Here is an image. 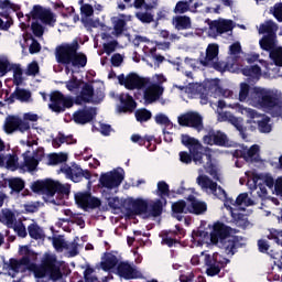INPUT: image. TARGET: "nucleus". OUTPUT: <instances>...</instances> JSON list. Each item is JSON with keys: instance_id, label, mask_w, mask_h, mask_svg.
<instances>
[{"instance_id": "1", "label": "nucleus", "mask_w": 282, "mask_h": 282, "mask_svg": "<svg viewBox=\"0 0 282 282\" xmlns=\"http://www.w3.org/2000/svg\"><path fill=\"white\" fill-rule=\"evenodd\" d=\"M239 102H247L250 107L262 109L272 116H282V91L276 88L254 86L251 89L248 83H240L238 93Z\"/></svg>"}, {"instance_id": "2", "label": "nucleus", "mask_w": 282, "mask_h": 282, "mask_svg": "<svg viewBox=\"0 0 282 282\" xmlns=\"http://www.w3.org/2000/svg\"><path fill=\"white\" fill-rule=\"evenodd\" d=\"M198 173L199 175L196 180L198 186H200L205 193L214 195L215 197H218V199H224L225 207L230 212L235 221L243 219V214L241 213H243L248 206H254V200L248 196V193H242L236 198V200H232V198H228L226 196V191H224L221 186H218L217 183L213 182L208 176L202 174L204 173L203 170H198Z\"/></svg>"}, {"instance_id": "3", "label": "nucleus", "mask_w": 282, "mask_h": 282, "mask_svg": "<svg viewBox=\"0 0 282 282\" xmlns=\"http://www.w3.org/2000/svg\"><path fill=\"white\" fill-rule=\"evenodd\" d=\"M182 144L189 149V154L192 155V161L196 166H203L205 171L214 177L217 182H221V177H219V169L217 165L213 164V150L209 148H205L199 143V140L189 137L188 134H183Z\"/></svg>"}, {"instance_id": "4", "label": "nucleus", "mask_w": 282, "mask_h": 282, "mask_svg": "<svg viewBox=\"0 0 282 282\" xmlns=\"http://www.w3.org/2000/svg\"><path fill=\"white\" fill-rule=\"evenodd\" d=\"M80 44L78 40L72 43H63L55 48V61L58 65H70L74 69L87 67V54L78 52Z\"/></svg>"}, {"instance_id": "5", "label": "nucleus", "mask_w": 282, "mask_h": 282, "mask_svg": "<svg viewBox=\"0 0 282 282\" xmlns=\"http://www.w3.org/2000/svg\"><path fill=\"white\" fill-rule=\"evenodd\" d=\"M261 50L269 52V57L271 63L262 62L267 68L265 76L268 78H279L282 77L281 67H282V46L279 45V41L274 36L262 37L259 41Z\"/></svg>"}, {"instance_id": "6", "label": "nucleus", "mask_w": 282, "mask_h": 282, "mask_svg": "<svg viewBox=\"0 0 282 282\" xmlns=\"http://www.w3.org/2000/svg\"><path fill=\"white\" fill-rule=\"evenodd\" d=\"M127 214L129 217L132 215H144L149 217H160L162 215L163 205L162 199L147 200L144 198H129L127 202Z\"/></svg>"}, {"instance_id": "7", "label": "nucleus", "mask_w": 282, "mask_h": 282, "mask_svg": "<svg viewBox=\"0 0 282 282\" xmlns=\"http://www.w3.org/2000/svg\"><path fill=\"white\" fill-rule=\"evenodd\" d=\"M35 279H45L48 276L51 281H61L63 272L61 271V262L56 256L46 253L42 259L41 265L34 269Z\"/></svg>"}, {"instance_id": "8", "label": "nucleus", "mask_w": 282, "mask_h": 282, "mask_svg": "<svg viewBox=\"0 0 282 282\" xmlns=\"http://www.w3.org/2000/svg\"><path fill=\"white\" fill-rule=\"evenodd\" d=\"M236 113H241L248 118L249 124H258L260 133H270L272 131V126L270 124V119L268 116L257 112L252 108L245 107L243 105L236 102L235 105L229 106Z\"/></svg>"}, {"instance_id": "9", "label": "nucleus", "mask_w": 282, "mask_h": 282, "mask_svg": "<svg viewBox=\"0 0 282 282\" xmlns=\"http://www.w3.org/2000/svg\"><path fill=\"white\" fill-rule=\"evenodd\" d=\"M192 188L181 186L178 195H184L186 200H178L177 213H194V215H204L208 210V205L202 200L195 199Z\"/></svg>"}, {"instance_id": "10", "label": "nucleus", "mask_w": 282, "mask_h": 282, "mask_svg": "<svg viewBox=\"0 0 282 282\" xmlns=\"http://www.w3.org/2000/svg\"><path fill=\"white\" fill-rule=\"evenodd\" d=\"M228 226L221 223H215L212 226V232L197 230L192 235L194 246H210V243H219L221 235H227Z\"/></svg>"}, {"instance_id": "11", "label": "nucleus", "mask_w": 282, "mask_h": 282, "mask_svg": "<svg viewBox=\"0 0 282 282\" xmlns=\"http://www.w3.org/2000/svg\"><path fill=\"white\" fill-rule=\"evenodd\" d=\"M232 105H235V104L227 105L226 101L218 100L217 109H216L218 121L219 122H230V124L236 127V129L240 132L243 140H246V133H243V119L235 117V115H232L229 111L221 112V110H220V109H226V107H228V109H231L230 106H232Z\"/></svg>"}, {"instance_id": "12", "label": "nucleus", "mask_w": 282, "mask_h": 282, "mask_svg": "<svg viewBox=\"0 0 282 282\" xmlns=\"http://www.w3.org/2000/svg\"><path fill=\"white\" fill-rule=\"evenodd\" d=\"M105 100V94L102 91H95L94 85L89 83H84L79 95H77L74 99L75 105H89V102H95L96 105L102 102Z\"/></svg>"}, {"instance_id": "13", "label": "nucleus", "mask_w": 282, "mask_h": 282, "mask_svg": "<svg viewBox=\"0 0 282 282\" xmlns=\"http://www.w3.org/2000/svg\"><path fill=\"white\" fill-rule=\"evenodd\" d=\"M50 100L51 104L48 105V108L54 113H65L66 109H72L75 105L74 97L64 96V94L58 90L51 93Z\"/></svg>"}, {"instance_id": "14", "label": "nucleus", "mask_w": 282, "mask_h": 282, "mask_svg": "<svg viewBox=\"0 0 282 282\" xmlns=\"http://www.w3.org/2000/svg\"><path fill=\"white\" fill-rule=\"evenodd\" d=\"M118 80L119 85H122L130 91H133V89H144V87L149 85V79L140 77L137 73H130L127 76H124V74H120L118 76Z\"/></svg>"}, {"instance_id": "15", "label": "nucleus", "mask_w": 282, "mask_h": 282, "mask_svg": "<svg viewBox=\"0 0 282 282\" xmlns=\"http://www.w3.org/2000/svg\"><path fill=\"white\" fill-rule=\"evenodd\" d=\"M124 180V175L118 172L117 170H112L110 172L101 173L99 177V188H107L108 191H112V188H118L122 184Z\"/></svg>"}, {"instance_id": "16", "label": "nucleus", "mask_w": 282, "mask_h": 282, "mask_svg": "<svg viewBox=\"0 0 282 282\" xmlns=\"http://www.w3.org/2000/svg\"><path fill=\"white\" fill-rule=\"evenodd\" d=\"M205 262L207 265V275L216 276V274H219V272H221V268H224V265H228L229 260L221 257V254L219 253H214L213 256H206Z\"/></svg>"}, {"instance_id": "17", "label": "nucleus", "mask_w": 282, "mask_h": 282, "mask_svg": "<svg viewBox=\"0 0 282 282\" xmlns=\"http://www.w3.org/2000/svg\"><path fill=\"white\" fill-rule=\"evenodd\" d=\"M247 186L249 188H257V184H263L268 188H274V178L270 174H257L254 171L246 172Z\"/></svg>"}, {"instance_id": "18", "label": "nucleus", "mask_w": 282, "mask_h": 282, "mask_svg": "<svg viewBox=\"0 0 282 282\" xmlns=\"http://www.w3.org/2000/svg\"><path fill=\"white\" fill-rule=\"evenodd\" d=\"M117 274L126 281H131L133 279H142V272L138 271L135 267L131 265L129 262L121 261L117 265Z\"/></svg>"}, {"instance_id": "19", "label": "nucleus", "mask_w": 282, "mask_h": 282, "mask_svg": "<svg viewBox=\"0 0 282 282\" xmlns=\"http://www.w3.org/2000/svg\"><path fill=\"white\" fill-rule=\"evenodd\" d=\"M97 112L94 107H85L78 109L73 113V120L75 124H89V122H94L96 119Z\"/></svg>"}, {"instance_id": "20", "label": "nucleus", "mask_w": 282, "mask_h": 282, "mask_svg": "<svg viewBox=\"0 0 282 282\" xmlns=\"http://www.w3.org/2000/svg\"><path fill=\"white\" fill-rule=\"evenodd\" d=\"M178 123L182 127H192L193 129H196V131H202V129H204L202 116L197 112H188L178 117Z\"/></svg>"}, {"instance_id": "21", "label": "nucleus", "mask_w": 282, "mask_h": 282, "mask_svg": "<svg viewBox=\"0 0 282 282\" xmlns=\"http://www.w3.org/2000/svg\"><path fill=\"white\" fill-rule=\"evenodd\" d=\"M234 28L235 23L232 20H215L209 23V36H218V34L231 32Z\"/></svg>"}, {"instance_id": "22", "label": "nucleus", "mask_w": 282, "mask_h": 282, "mask_svg": "<svg viewBox=\"0 0 282 282\" xmlns=\"http://www.w3.org/2000/svg\"><path fill=\"white\" fill-rule=\"evenodd\" d=\"M227 234L217 236L218 242L216 243H219L220 248H223V250H225L227 254L232 257V254H235V248H237V241L234 236H230L232 229L230 227H227Z\"/></svg>"}, {"instance_id": "23", "label": "nucleus", "mask_w": 282, "mask_h": 282, "mask_svg": "<svg viewBox=\"0 0 282 282\" xmlns=\"http://www.w3.org/2000/svg\"><path fill=\"white\" fill-rule=\"evenodd\" d=\"M203 142L209 147L214 144H216V147H228V137L221 131H209V133L203 138Z\"/></svg>"}, {"instance_id": "24", "label": "nucleus", "mask_w": 282, "mask_h": 282, "mask_svg": "<svg viewBox=\"0 0 282 282\" xmlns=\"http://www.w3.org/2000/svg\"><path fill=\"white\" fill-rule=\"evenodd\" d=\"M164 94V87L160 84H151L144 89L143 98L147 105H153L156 100H160V97Z\"/></svg>"}, {"instance_id": "25", "label": "nucleus", "mask_w": 282, "mask_h": 282, "mask_svg": "<svg viewBox=\"0 0 282 282\" xmlns=\"http://www.w3.org/2000/svg\"><path fill=\"white\" fill-rule=\"evenodd\" d=\"M119 101L120 106L118 110L120 113H133L138 107V102H135V99H133V97L129 94H120Z\"/></svg>"}, {"instance_id": "26", "label": "nucleus", "mask_w": 282, "mask_h": 282, "mask_svg": "<svg viewBox=\"0 0 282 282\" xmlns=\"http://www.w3.org/2000/svg\"><path fill=\"white\" fill-rule=\"evenodd\" d=\"M206 87L212 94H214L215 97L223 96V98H235V93L229 89H221V86L219 85V79H209L206 83Z\"/></svg>"}, {"instance_id": "27", "label": "nucleus", "mask_w": 282, "mask_h": 282, "mask_svg": "<svg viewBox=\"0 0 282 282\" xmlns=\"http://www.w3.org/2000/svg\"><path fill=\"white\" fill-rule=\"evenodd\" d=\"M259 145H252L250 149L248 147L241 145L234 153V158H242L246 162H250L251 160H257L259 158Z\"/></svg>"}, {"instance_id": "28", "label": "nucleus", "mask_w": 282, "mask_h": 282, "mask_svg": "<svg viewBox=\"0 0 282 282\" xmlns=\"http://www.w3.org/2000/svg\"><path fill=\"white\" fill-rule=\"evenodd\" d=\"M131 142L139 144V147H145L148 151H155L158 149V145L153 143L155 142V137L153 135L145 134L142 137L140 134H132Z\"/></svg>"}, {"instance_id": "29", "label": "nucleus", "mask_w": 282, "mask_h": 282, "mask_svg": "<svg viewBox=\"0 0 282 282\" xmlns=\"http://www.w3.org/2000/svg\"><path fill=\"white\" fill-rule=\"evenodd\" d=\"M219 56V45L212 43L206 48V55L200 57V65L207 67V65H213Z\"/></svg>"}, {"instance_id": "30", "label": "nucleus", "mask_w": 282, "mask_h": 282, "mask_svg": "<svg viewBox=\"0 0 282 282\" xmlns=\"http://www.w3.org/2000/svg\"><path fill=\"white\" fill-rule=\"evenodd\" d=\"M119 263L120 260L118 259V256L113 254V251L105 252L101 258L100 268L104 272H111L113 268H118Z\"/></svg>"}, {"instance_id": "31", "label": "nucleus", "mask_w": 282, "mask_h": 282, "mask_svg": "<svg viewBox=\"0 0 282 282\" xmlns=\"http://www.w3.org/2000/svg\"><path fill=\"white\" fill-rule=\"evenodd\" d=\"M31 191L33 193H41V195H46L51 197L52 192V178H46L44 181H35L31 185Z\"/></svg>"}, {"instance_id": "32", "label": "nucleus", "mask_w": 282, "mask_h": 282, "mask_svg": "<svg viewBox=\"0 0 282 282\" xmlns=\"http://www.w3.org/2000/svg\"><path fill=\"white\" fill-rule=\"evenodd\" d=\"M259 34H267L263 39H272L274 36L276 41V31L279 30V25L274 23L272 20H268L259 26Z\"/></svg>"}, {"instance_id": "33", "label": "nucleus", "mask_w": 282, "mask_h": 282, "mask_svg": "<svg viewBox=\"0 0 282 282\" xmlns=\"http://www.w3.org/2000/svg\"><path fill=\"white\" fill-rule=\"evenodd\" d=\"M62 173H65L72 182H83V169L78 164H73L72 166L62 169Z\"/></svg>"}, {"instance_id": "34", "label": "nucleus", "mask_w": 282, "mask_h": 282, "mask_svg": "<svg viewBox=\"0 0 282 282\" xmlns=\"http://www.w3.org/2000/svg\"><path fill=\"white\" fill-rule=\"evenodd\" d=\"M160 237L162 239V243L164 246H167L169 248H173L175 243H177V231H171V230H163L160 234Z\"/></svg>"}, {"instance_id": "35", "label": "nucleus", "mask_w": 282, "mask_h": 282, "mask_svg": "<svg viewBox=\"0 0 282 282\" xmlns=\"http://www.w3.org/2000/svg\"><path fill=\"white\" fill-rule=\"evenodd\" d=\"M9 72H13V85L21 87L23 85V68H21V64H11Z\"/></svg>"}, {"instance_id": "36", "label": "nucleus", "mask_w": 282, "mask_h": 282, "mask_svg": "<svg viewBox=\"0 0 282 282\" xmlns=\"http://www.w3.org/2000/svg\"><path fill=\"white\" fill-rule=\"evenodd\" d=\"M214 68L217 69V72H231L232 74L239 72V65L237 63H230V59H228V63L225 62H218L213 63Z\"/></svg>"}, {"instance_id": "37", "label": "nucleus", "mask_w": 282, "mask_h": 282, "mask_svg": "<svg viewBox=\"0 0 282 282\" xmlns=\"http://www.w3.org/2000/svg\"><path fill=\"white\" fill-rule=\"evenodd\" d=\"M69 195V185H63L59 182L51 180V197H54V195Z\"/></svg>"}, {"instance_id": "38", "label": "nucleus", "mask_w": 282, "mask_h": 282, "mask_svg": "<svg viewBox=\"0 0 282 282\" xmlns=\"http://www.w3.org/2000/svg\"><path fill=\"white\" fill-rule=\"evenodd\" d=\"M19 117L8 116L4 121V131L6 133H14L19 129Z\"/></svg>"}, {"instance_id": "39", "label": "nucleus", "mask_w": 282, "mask_h": 282, "mask_svg": "<svg viewBox=\"0 0 282 282\" xmlns=\"http://www.w3.org/2000/svg\"><path fill=\"white\" fill-rule=\"evenodd\" d=\"M134 118L137 122H140L142 124V122H149V120L153 118V113L147 108H140L135 110Z\"/></svg>"}, {"instance_id": "40", "label": "nucleus", "mask_w": 282, "mask_h": 282, "mask_svg": "<svg viewBox=\"0 0 282 282\" xmlns=\"http://www.w3.org/2000/svg\"><path fill=\"white\" fill-rule=\"evenodd\" d=\"M268 239H271L276 243V246L280 248V252H278L276 254L281 257L282 256V230L270 229Z\"/></svg>"}, {"instance_id": "41", "label": "nucleus", "mask_w": 282, "mask_h": 282, "mask_svg": "<svg viewBox=\"0 0 282 282\" xmlns=\"http://www.w3.org/2000/svg\"><path fill=\"white\" fill-rule=\"evenodd\" d=\"M91 197V193L84 192V193H77L75 195V202L83 208L84 210H87V204L89 203V199Z\"/></svg>"}, {"instance_id": "42", "label": "nucleus", "mask_w": 282, "mask_h": 282, "mask_svg": "<svg viewBox=\"0 0 282 282\" xmlns=\"http://www.w3.org/2000/svg\"><path fill=\"white\" fill-rule=\"evenodd\" d=\"M242 74L248 76L249 80H259L261 78V68L259 66L243 68Z\"/></svg>"}, {"instance_id": "43", "label": "nucleus", "mask_w": 282, "mask_h": 282, "mask_svg": "<svg viewBox=\"0 0 282 282\" xmlns=\"http://www.w3.org/2000/svg\"><path fill=\"white\" fill-rule=\"evenodd\" d=\"M124 30H127V20L118 18L113 21V36H122Z\"/></svg>"}, {"instance_id": "44", "label": "nucleus", "mask_w": 282, "mask_h": 282, "mask_svg": "<svg viewBox=\"0 0 282 282\" xmlns=\"http://www.w3.org/2000/svg\"><path fill=\"white\" fill-rule=\"evenodd\" d=\"M30 98H32V93L30 90L17 86L15 100H19L20 102H29Z\"/></svg>"}, {"instance_id": "45", "label": "nucleus", "mask_w": 282, "mask_h": 282, "mask_svg": "<svg viewBox=\"0 0 282 282\" xmlns=\"http://www.w3.org/2000/svg\"><path fill=\"white\" fill-rule=\"evenodd\" d=\"M44 25H51L54 28V23H56V15H54V12L50 9H45L44 13H42V18L40 19Z\"/></svg>"}, {"instance_id": "46", "label": "nucleus", "mask_w": 282, "mask_h": 282, "mask_svg": "<svg viewBox=\"0 0 282 282\" xmlns=\"http://www.w3.org/2000/svg\"><path fill=\"white\" fill-rule=\"evenodd\" d=\"M9 188H11L13 193H21V191L25 188V181L22 178H11L9 180Z\"/></svg>"}, {"instance_id": "47", "label": "nucleus", "mask_w": 282, "mask_h": 282, "mask_svg": "<svg viewBox=\"0 0 282 282\" xmlns=\"http://www.w3.org/2000/svg\"><path fill=\"white\" fill-rule=\"evenodd\" d=\"M154 120L156 124L164 127V129H173V122H171V119H169L167 116L162 112L155 115Z\"/></svg>"}, {"instance_id": "48", "label": "nucleus", "mask_w": 282, "mask_h": 282, "mask_svg": "<svg viewBox=\"0 0 282 282\" xmlns=\"http://www.w3.org/2000/svg\"><path fill=\"white\" fill-rule=\"evenodd\" d=\"M2 219L6 221L8 228H14L17 216L10 209H2Z\"/></svg>"}, {"instance_id": "49", "label": "nucleus", "mask_w": 282, "mask_h": 282, "mask_svg": "<svg viewBox=\"0 0 282 282\" xmlns=\"http://www.w3.org/2000/svg\"><path fill=\"white\" fill-rule=\"evenodd\" d=\"M28 232H29V237H31V239H35V240L43 239V234L41 232V227L36 223H33L28 226Z\"/></svg>"}, {"instance_id": "50", "label": "nucleus", "mask_w": 282, "mask_h": 282, "mask_svg": "<svg viewBox=\"0 0 282 282\" xmlns=\"http://www.w3.org/2000/svg\"><path fill=\"white\" fill-rule=\"evenodd\" d=\"M45 9L41 4H35L31 10L30 14H26V19H33V21L40 20L43 17Z\"/></svg>"}, {"instance_id": "51", "label": "nucleus", "mask_w": 282, "mask_h": 282, "mask_svg": "<svg viewBox=\"0 0 282 282\" xmlns=\"http://www.w3.org/2000/svg\"><path fill=\"white\" fill-rule=\"evenodd\" d=\"M241 54V43L235 42L229 46V58L228 61H237Z\"/></svg>"}, {"instance_id": "52", "label": "nucleus", "mask_w": 282, "mask_h": 282, "mask_svg": "<svg viewBox=\"0 0 282 282\" xmlns=\"http://www.w3.org/2000/svg\"><path fill=\"white\" fill-rule=\"evenodd\" d=\"M63 162H67V154L65 153H53L48 156V164L56 165L63 164Z\"/></svg>"}, {"instance_id": "53", "label": "nucleus", "mask_w": 282, "mask_h": 282, "mask_svg": "<svg viewBox=\"0 0 282 282\" xmlns=\"http://www.w3.org/2000/svg\"><path fill=\"white\" fill-rule=\"evenodd\" d=\"M106 200L108 202L109 208L112 210H120L122 208V202L118 196L111 197V195H106Z\"/></svg>"}, {"instance_id": "54", "label": "nucleus", "mask_w": 282, "mask_h": 282, "mask_svg": "<svg viewBox=\"0 0 282 282\" xmlns=\"http://www.w3.org/2000/svg\"><path fill=\"white\" fill-rule=\"evenodd\" d=\"M158 195L162 199H164V197H171V191L169 189V185L166 182L160 181L158 183Z\"/></svg>"}, {"instance_id": "55", "label": "nucleus", "mask_w": 282, "mask_h": 282, "mask_svg": "<svg viewBox=\"0 0 282 282\" xmlns=\"http://www.w3.org/2000/svg\"><path fill=\"white\" fill-rule=\"evenodd\" d=\"M132 6L135 8V10H142L143 8L147 12H149L155 8V2L147 3L145 0H134Z\"/></svg>"}, {"instance_id": "56", "label": "nucleus", "mask_w": 282, "mask_h": 282, "mask_svg": "<svg viewBox=\"0 0 282 282\" xmlns=\"http://www.w3.org/2000/svg\"><path fill=\"white\" fill-rule=\"evenodd\" d=\"M83 82L78 79V77L73 76L68 82H66V89L68 91H76V89H80Z\"/></svg>"}, {"instance_id": "57", "label": "nucleus", "mask_w": 282, "mask_h": 282, "mask_svg": "<svg viewBox=\"0 0 282 282\" xmlns=\"http://www.w3.org/2000/svg\"><path fill=\"white\" fill-rule=\"evenodd\" d=\"M7 169L10 171H17L19 169V156L17 154H10L7 159Z\"/></svg>"}, {"instance_id": "58", "label": "nucleus", "mask_w": 282, "mask_h": 282, "mask_svg": "<svg viewBox=\"0 0 282 282\" xmlns=\"http://www.w3.org/2000/svg\"><path fill=\"white\" fill-rule=\"evenodd\" d=\"M24 166L32 173L39 166V160L34 156H24Z\"/></svg>"}, {"instance_id": "59", "label": "nucleus", "mask_w": 282, "mask_h": 282, "mask_svg": "<svg viewBox=\"0 0 282 282\" xmlns=\"http://www.w3.org/2000/svg\"><path fill=\"white\" fill-rule=\"evenodd\" d=\"M191 18L181 15L177 18V30H191Z\"/></svg>"}, {"instance_id": "60", "label": "nucleus", "mask_w": 282, "mask_h": 282, "mask_svg": "<svg viewBox=\"0 0 282 282\" xmlns=\"http://www.w3.org/2000/svg\"><path fill=\"white\" fill-rule=\"evenodd\" d=\"M11 228L17 232L18 237H21L22 239L28 237V229H25V225L22 221L14 224Z\"/></svg>"}, {"instance_id": "61", "label": "nucleus", "mask_w": 282, "mask_h": 282, "mask_svg": "<svg viewBox=\"0 0 282 282\" xmlns=\"http://www.w3.org/2000/svg\"><path fill=\"white\" fill-rule=\"evenodd\" d=\"M94 274V268L87 267L86 270L84 271V281L85 282H100L98 280V276L91 275Z\"/></svg>"}, {"instance_id": "62", "label": "nucleus", "mask_w": 282, "mask_h": 282, "mask_svg": "<svg viewBox=\"0 0 282 282\" xmlns=\"http://www.w3.org/2000/svg\"><path fill=\"white\" fill-rule=\"evenodd\" d=\"M135 18L141 21V23H153V14L149 12H137Z\"/></svg>"}, {"instance_id": "63", "label": "nucleus", "mask_w": 282, "mask_h": 282, "mask_svg": "<svg viewBox=\"0 0 282 282\" xmlns=\"http://www.w3.org/2000/svg\"><path fill=\"white\" fill-rule=\"evenodd\" d=\"M270 12H271V14H273V17L276 19V21L282 23V2L276 3L274 7H272L270 9Z\"/></svg>"}, {"instance_id": "64", "label": "nucleus", "mask_w": 282, "mask_h": 282, "mask_svg": "<svg viewBox=\"0 0 282 282\" xmlns=\"http://www.w3.org/2000/svg\"><path fill=\"white\" fill-rule=\"evenodd\" d=\"M31 30H32L34 36H37V37L43 36V34L45 32V29L39 22H32Z\"/></svg>"}]
</instances>
